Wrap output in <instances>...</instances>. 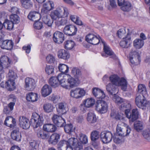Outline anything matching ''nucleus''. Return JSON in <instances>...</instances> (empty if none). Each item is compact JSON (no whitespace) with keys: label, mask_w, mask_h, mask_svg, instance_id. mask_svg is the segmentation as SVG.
<instances>
[{"label":"nucleus","mask_w":150,"mask_h":150,"mask_svg":"<svg viewBox=\"0 0 150 150\" xmlns=\"http://www.w3.org/2000/svg\"><path fill=\"white\" fill-rule=\"evenodd\" d=\"M87 119V121L90 124H94L97 121L96 115L92 112H89L88 113Z\"/></svg>","instance_id":"obj_35"},{"label":"nucleus","mask_w":150,"mask_h":150,"mask_svg":"<svg viewBox=\"0 0 150 150\" xmlns=\"http://www.w3.org/2000/svg\"><path fill=\"white\" fill-rule=\"evenodd\" d=\"M130 60L133 64H136L140 61V57L138 52L132 51L130 53Z\"/></svg>","instance_id":"obj_14"},{"label":"nucleus","mask_w":150,"mask_h":150,"mask_svg":"<svg viewBox=\"0 0 150 150\" xmlns=\"http://www.w3.org/2000/svg\"><path fill=\"white\" fill-rule=\"evenodd\" d=\"M112 100L117 104H121L124 102V100L117 96H114Z\"/></svg>","instance_id":"obj_58"},{"label":"nucleus","mask_w":150,"mask_h":150,"mask_svg":"<svg viewBox=\"0 0 150 150\" xmlns=\"http://www.w3.org/2000/svg\"><path fill=\"white\" fill-rule=\"evenodd\" d=\"M131 129L127 127L126 129L121 128L120 127L117 126L116 133L119 136L121 137L127 136L129 135L131 132Z\"/></svg>","instance_id":"obj_18"},{"label":"nucleus","mask_w":150,"mask_h":150,"mask_svg":"<svg viewBox=\"0 0 150 150\" xmlns=\"http://www.w3.org/2000/svg\"><path fill=\"white\" fill-rule=\"evenodd\" d=\"M77 29L76 27L72 25H66L64 28V33L69 36H73L75 35L77 32Z\"/></svg>","instance_id":"obj_9"},{"label":"nucleus","mask_w":150,"mask_h":150,"mask_svg":"<svg viewBox=\"0 0 150 150\" xmlns=\"http://www.w3.org/2000/svg\"><path fill=\"white\" fill-rule=\"evenodd\" d=\"M107 103L103 100H98L96 104V109L98 112L101 113L106 112L108 110Z\"/></svg>","instance_id":"obj_5"},{"label":"nucleus","mask_w":150,"mask_h":150,"mask_svg":"<svg viewBox=\"0 0 150 150\" xmlns=\"http://www.w3.org/2000/svg\"><path fill=\"white\" fill-rule=\"evenodd\" d=\"M60 74H59L57 77H52L50 79L49 83L51 86L55 88L57 87L59 83L61 85V82L59 80L58 78V76Z\"/></svg>","instance_id":"obj_24"},{"label":"nucleus","mask_w":150,"mask_h":150,"mask_svg":"<svg viewBox=\"0 0 150 150\" xmlns=\"http://www.w3.org/2000/svg\"><path fill=\"white\" fill-rule=\"evenodd\" d=\"M79 136V139L82 143L86 144L87 143L88 138L86 135L82 133H80Z\"/></svg>","instance_id":"obj_56"},{"label":"nucleus","mask_w":150,"mask_h":150,"mask_svg":"<svg viewBox=\"0 0 150 150\" xmlns=\"http://www.w3.org/2000/svg\"><path fill=\"white\" fill-rule=\"evenodd\" d=\"M9 99L11 100L13 102H10L7 105L4 107L3 112L6 114H9L13 110L15 102L16 101V98L13 95H10Z\"/></svg>","instance_id":"obj_6"},{"label":"nucleus","mask_w":150,"mask_h":150,"mask_svg":"<svg viewBox=\"0 0 150 150\" xmlns=\"http://www.w3.org/2000/svg\"><path fill=\"white\" fill-rule=\"evenodd\" d=\"M0 72L2 73L4 72V69L10 66L11 61L6 56L4 55L0 59Z\"/></svg>","instance_id":"obj_7"},{"label":"nucleus","mask_w":150,"mask_h":150,"mask_svg":"<svg viewBox=\"0 0 150 150\" xmlns=\"http://www.w3.org/2000/svg\"><path fill=\"white\" fill-rule=\"evenodd\" d=\"M111 83L108 84L106 86V89L109 94L115 95L118 93L117 88Z\"/></svg>","instance_id":"obj_30"},{"label":"nucleus","mask_w":150,"mask_h":150,"mask_svg":"<svg viewBox=\"0 0 150 150\" xmlns=\"http://www.w3.org/2000/svg\"><path fill=\"white\" fill-rule=\"evenodd\" d=\"M93 95L98 99H103L105 97V94L101 90L97 88L93 89Z\"/></svg>","instance_id":"obj_23"},{"label":"nucleus","mask_w":150,"mask_h":150,"mask_svg":"<svg viewBox=\"0 0 150 150\" xmlns=\"http://www.w3.org/2000/svg\"><path fill=\"white\" fill-rule=\"evenodd\" d=\"M64 126L65 132L69 134H70L71 132H74L75 129V127L71 123L65 124Z\"/></svg>","instance_id":"obj_43"},{"label":"nucleus","mask_w":150,"mask_h":150,"mask_svg":"<svg viewBox=\"0 0 150 150\" xmlns=\"http://www.w3.org/2000/svg\"><path fill=\"white\" fill-rule=\"evenodd\" d=\"M64 48L67 50L72 49L74 46L75 43L74 41L72 40H67L64 43Z\"/></svg>","instance_id":"obj_42"},{"label":"nucleus","mask_w":150,"mask_h":150,"mask_svg":"<svg viewBox=\"0 0 150 150\" xmlns=\"http://www.w3.org/2000/svg\"><path fill=\"white\" fill-rule=\"evenodd\" d=\"M23 6L26 9H28L32 6V3L31 0H21Z\"/></svg>","instance_id":"obj_46"},{"label":"nucleus","mask_w":150,"mask_h":150,"mask_svg":"<svg viewBox=\"0 0 150 150\" xmlns=\"http://www.w3.org/2000/svg\"><path fill=\"white\" fill-rule=\"evenodd\" d=\"M14 24L11 21L6 19L4 22V27L8 30H11L13 28Z\"/></svg>","instance_id":"obj_38"},{"label":"nucleus","mask_w":150,"mask_h":150,"mask_svg":"<svg viewBox=\"0 0 150 150\" xmlns=\"http://www.w3.org/2000/svg\"><path fill=\"white\" fill-rule=\"evenodd\" d=\"M85 40L89 43L94 45H96L100 42H101V38H85Z\"/></svg>","instance_id":"obj_45"},{"label":"nucleus","mask_w":150,"mask_h":150,"mask_svg":"<svg viewBox=\"0 0 150 150\" xmlns=\"http://www.w3.org/2000/svg\"><path fill=\"white\" fill-rule=\"evenodd\" d=\"M52 38H64V35L63 33L56 31L54 33Z\"/></svg>","instance_id":"obj_62"},{"label":"nucleus","mask_w":150,"mask_h":150,"mask_svg":"<svg viewBox=\"0 0 150 150\" xmlns=\"http://www.w3.org/2000/svg\"><path fill=\"white\" fill-rule=\"evenodd\" d=\"M14 81V80L8 79L7 81L5 83V87L9 89L14 88L15 85Z\"/></svg>","instance_id":"obj_50"},{"label":"nucleus","mask_w":150,"mask_h":150,"mask_svg":"<svg viewBox=\"0 0 150 150\" xmlns=\"http://www.w3.org/2000/svg\"><path fill=\"white\" fill-rule=\"evenodd\" d=\"M58 106L59 110L61 112V114H63L66 113L68 109L67 105L66 103H60L58 104Z\"/></svg>","instance_id":"obj_39"},{"label":"nucleus","mask_w":150,"mask_h":150,"mask_svg":"<svg viewBox=\"0 0 150 150\" xmlns=\"http://www.w3.org/2000/svg\"><path fill=\"white\" fill-rule=\"evenodd\" d=\"M101 41L103 45V50L105 53L108 55L112 56V57L114 59H116V56L114 54L113 52L112 51L110 48L106 44L105 42L103 40H101Z\"/></svg>","instance_id":"obj_22"},{"label":"nucleus","mask_w":150,"mask_h":150,"mask_svg":"<svg viewBox=\"0 0 150 150\" xmlns=\"http://www.w3.org/2000/svg\"><path fill=\"white\" fill-rule=\"evenodd\" d=\"M1 47L2 49L8 50H11L13 46L14 43L12 40H4L2 38H0Z\"/></svg>","instance_id":"obj_10"},{"label":"nucleus","mask_w":150,"mask_h":150,"mask_svg":"<svg viewBox=\"0 0 150 150\" xmlns=\"http://www.w3.org/2000/svg\"><path fill=\"white\" fill-rule=\"evenodd\" d=\"M58 69L59 71L63 73H67L69 70L68 67L64 64H60L58 66Z\"/></svg>","instance_id":"obj_48"},{"label":"nucleus","mask_w":150,"mask_h":150,"mask_svg":"<svg viewBox=\"0 0 150 150\" xmlns=\"http://www.w3.org/2000/svg\"><path fill=\"white\" fill-rule=\"evenodd\" d=\"M125 113L127 117L130 119V120L134 122L138 117V112L137 109H133L131 112H130L129 109L125 110Z\"/></svg>","instance_id":"obj_8"},{"label":"nucleus","mask_w":150,"mask_h":150,"mask_svg":"<svg viewBox=\"0 0 150 150\" xmlns=\"http://www.w3.org/2000/svg\"><path fill=\"white\" fill-rule=\"evenodd\" d=\"M52 91L51 87L48 85H45L43 87L41 90L42 96L45 97L50 94Z\"/></svg>","instance_id":"obj_32"},{"label":"nucleus","mask_w":150,"mask_h":150,"mask_svg":"<svg viewBox=\"0 0 150 150\" xmlns=\"http://www.w3.org/2000/svg\"><path fill=\"white\" fill-rule=\"evenodd\" d=\"M71 74L76 77H79L81 74V71L78 68L74 67L71 70Z\"/></svg>","instance_id":"obj_54"},{"label":"nucleus","mask_w":150,"mask_h":150,"mask_svg":"<svg viewBox=\"0 0 150 150\" xmlns=\"http://www.w3.org/2000/svg\"><path fill=\"white\" fill-rule=\"evenodd\" d=\"M25 88L27 89L33 90L35 87V83L34 79L30 78H26L25 80Z\"/></svg>","instance_id":"obj_21"},{"label":"nucleus","mask_w":150,"mask_h":150,"mask_svg":"<svg viewBox=\"0 0 150 150\" xmlns=\"http://www.w3.org/2000/svg\"><path fill=\"white\" fill-rule=\"evenodd\" d=\"M26 98L27 100L28 101L35 102L38 100V95L37 93L31 92L27 95Z\"/></svg>","instance_id":"obj_36"},{"label":"nucleus","mask_w":150,"mask_h":150,"mask_svg":"<svg viewBox=\"0 0 150 150\" xmlns=\"http://www.w3.org/2000/svg\"><path fill=\"white\" fill-rule=\"evenodd\" d=\"M45 71L48 74L50 75L54 73V68L52 66L47 65L45 67Z\"/></svg>","instance_id":"obj_60"},{"label":"nucleus","mask_w":150,"mask_h":150,"mask_svg":"<svg viewBox=\"0 0 150 150\" xmlns=\"http://www.w3.org/2000/svg\"><path fill=\"white\" fill-rule=\"evenodd\" d=\"M32 125L34 128L41 126L43 123L44 119L42 116L38 115L36 112L33 113L31 119Z\"/></svg>","instance_id":"obj_4"},{"label":"nucleus","mask_w":150,"mask_h":150,"mask_svg":"<svg viewBox=\"0 0 150 150\" xmlns=\"http://www.w3.org/2000/svg\"><path fill=\"white\" fill-rule=\"evenodd\" d=\"M60 97L59 96L53 94L50 97V99L54 103H56L60 100Z\"/></svg>","instance_id":"obj_57"},{"label":"nucleus","mask_w":150,"mask_h":150,"mask_svg":"<svg viewBox=\"0 0 150 150\" xmlns=\"http://www.w3.org/2000/svg\"><path fill=\"white\" fill-rule=\"evenodd\" d=\"M54 6L53 2L49 1L43 4V7L41 10L42 21L45 25L49 27H52L53 21L50 18V17L47 15V13L50 11L54 8Z\"/></svg>","instance_id":"obj_1"},{"label":"nucleus","mask_w":150,"mask_h":150,"mask_svg":"<svg viewBox=\"0 0 150 150\" xmlns=\"http://www.w3.org/2000/svg\"><path fill=\"white\" fill-rule=\"evenodd\" d=\"M62 13V11L60 8H57L51 11L50 14L51 18H50L53 21V20H56L57 18H62L63 17Z\"/></svg>","instance_id":"obj_19"},{"label":"nucleus","mask_w":150,"mask_h":150,"mask_svg":"<svg viewBox=\"0 0 150 150\" xmlns=\"http://www.w3.org/2000/svg\"><path fill=\"white\" fill-rule=\"evenodd\" d=\"M95 103V100L93 99L88 98L84 101L83 104L80 105L81 110L83 111L85 110L86 107L88 108L94 105Z\"/></svg>","instance_id":"obj_16"},{"label":"nucleus","mask_w":150,"mask_h":150,"mask_svg":"<svg viewBox=\"0 0 150 150\" xmlns=\"http://www.w3.org/2000/svg\"><path fill=\"white\" fill-rule=\"evenodd\" d=\"M141 95L137 94L135 98V102L137 106L139 108H141L142 106H146L147 101L145 99L144 96Z\"/></svg>","instance_id":"obj_15"},{"label":"nucleus","mask_w":150,"mask_h":150,"mask_svg":"<svg viewBox=\"0 0 150 150\" xmlns=\"http://www.w3.org/2000/svg\"><path fill=\"white\" fill-rule=\"evenodd\" d=\"M10 21L15 24L18 23L20 22V18L19 16L16 14H12L10 16Z\"/></svg>","instance_id":"obj_49"},{"label":"nucleus","mask_w":150,"mask_h":150,"mask_svg":"<svg viewBox=\"0 0 150 150\" xmlns=\"http://www.w3.org/2000/svg\"><path fill=\"white\" fill-rule=\"evenodd\" d=\"M85 94V91L83 89L79 88L72 89L70 92L71 96L76 98L81 97L84 96Z\"/></svg>","instance_id":"obj_12"},{"label":"nucleus","mask_w":150,"mask_h":150,"mask_svg":"<svg viewBox=\"0 0 150 150\" xmlns=\"http://www.w3.org/2000/svg\"><path fill=\"white\" fill-rule=\"evenodd\" d=\"M43 108L45 112L49 113L53 111V106L51 104L46 103L44 105Z\"/></svg>","instance_id":"obj_47"},{"label":"nucleus","mask_w":150,"mask_h":150,"mask_svg":"<svg viewBox=\"0 0 150 150\" xmlns=\"http://www.w3.org/2000/svg\"><path fill=\"white\" fill-rule=\"evenodd\" d=\"M8 75V79H12V80H15L17 77L16 74L12 70H9Z\"/></svg>","instance_id":"obj_59"},{"label":"nucleus","mask_w":150,"mask_h":150,"mask_svg":"<svg viewBox=\"0 0 150 150\" xmlns=\"http://www.w3.org/2000/svg\"><path fill=\"white\" fill-rule=\"evenodd\" d=\"M43 129L45 131L49 132H54L57 129L56 126L51 124H47L44 125L43 126Z\"/></svg>","instance_id":"obj_31"},{"label":"nucleus","mask_w":150,"mask_h":150,"mask_svg":"<svg viewBox=\"0 0 150 150\" xmlns=\"http://www.w3.org/2000/svg\"><path fill=\"white\" fill-rule=\"evenodd\" d=\"M46 61L49 64H52L55 62V57L52 55L49 54L46 57Z\"/></svg>","instance_id":"obj_55"},{"label":"nucleus","mask_w":150,"mask_h":150,"mask_svg":"<svg viewBox=\"0 0 150 150\" xmlns=\"http://www.w3.org/2000/svg\"><path fill=\"white\" fill-rule=\"evenodd\" d=\"M134 128L138 132L142 130L143 128L142 122L139 121H136L134 124Z\"/></svg>","instance_id":"obj_52"},{"label":"nucleus","mask_w":150,"mask_h":150,"mask_svg":"<svg viewBox=\"0 0 150 150\" xmlns=\"http://www.w3.org/2000/svg\"><path fill=\"white\" fill-rule=\"evenodd\" d=\"M19 122L20 126L24 129H28L30 126L29 120L24 116L19 117Z\"/></svg>","instance_id":"obj_17"},{"label":"nucleus","mask_w":150,"mask_h":150,"mask_svg":"<svg viewBox=\"0 0 150 150\" xmlns=\"http://www.w3.org/2000/svg\"><path fill=\"white\" fill-rule=\"evenodd\" d=\"M142 134L145 139L150 141V129H148L144 130Z\"/></svg>","instance_id":"obj_53"},{"label":"nucleus","mask_w":150,"mask_h":150,"mask_svg":"<svg viewBox=\"0 0 150 150\" xmlns=\"http://www.w3.org/2000/svg\"><path fill=\"white\" fill-rule=\"evenodd\" d=\"M60 137V135L57 133L52 134L48 140L49 144L53 145L56 144L59 141Z\"/></svg>","instance_id":"obj_25"},{"label":"nucleus","mask_w":150,"mask_h":150,"mask_svg":"<svg viewBox=\"0 0 150 150\" xmlns=\"http://www.w3.org/2000/svg\"><path fill=\"white\" fill-rule=\"evenodd\" d=\"M120 6H121V9L124 11H129L131 9L132 5L129 1H126L124 2V4Z\"/></svg>","instance_id":"obj_44"},{"label":"nucleus","mask_w":150,"mask_h":150,"mask_svg":"<svg viewBox=\"0 0 150 150\" xmlns=\"http://www.w3.org/2000/svg\"><path fill=\"white\" fill-rule=\"evenodd\" d=\"M30 145L33 149H36L38 146V142L36 140H32L30 143Z\"/></svg>","instance_id":"obj_63"},{"label":"nucleus","mask_w":150,"mask_h":150,"mask_svg":"<svg viewBox=\"0 0 150 150\" xmlns=\"http://www.w3.org/2000/svg\"><path fill=\"white\" fill-rule=\"evenodd\" d=\"M41 13L36 11H31L28 16V18L32 21H39L41 18Z\"/></svg>","instance_id":"obj_20"},{"label":"nucleus","mask_w":150,"mask_h":150,"mask_svg":"<svg viewBox=\"0 0 150 150\" xmlns=\"http://www.w3.org/2000/svg\"><path fill=\"white\" fill-rule=\"evenodd\" d=\"M52 119L54 123L58 127H63L66 123L64 119L57 115H54Z\"/></svg>","instance_id":"obj_13"},{"label":"nucleus","mask_w":150,"mask_h":150,"mask_svg":"<svg viewBox=\"0 0 150 150\" xmlns=\"http://www.w3.org/2000/svg\"><path fill=\"white\" fill-rule=\"evenodd\" d=\"M11 137L12 139L17 141H21V135L18 128L15 129L12 131Z\"/></svg>","instance_id":"obj_26"},{"label":"nucleus","mask_w":150,"mask_h":150,"mask_svg":"<svg viewBox=\"0 0 150 150\" xmlns=\"http://www.w3.org/2000/svg\"><path fill=\"white\" fill-rule=\"evenodd\" d=\"M99 132L96 130L93 131L91 132V138L92 142V144L93 146H97L95 141L99 138Z\"/></svg>","instance_id":"obj_34"},{"label":"nucleus","mask_w":150,"mask_h":150,"mask_svg":"<svg viewBox=\"0 0 150 150\" xmlns=\"http://www.w3.org/2000/svg\"><path fill=\"white\" fill-rule=\"evenodd\" d=\"M138 93H141L143 96H147L146 88L145 85L143 84H140L138 86Z\"/></svg>","instance_id":"obj_37"},{"label":"nucleus","mask_w":150,"mask_h":150,"mask_svg":"<svg viewBox=\"0 0 150 150\" xmlns=\"http://www.w3.org/2000/svg\"><path fill=\"white\" fill-rule=\"evenodd\" d=\"M37 136L43 139H48L49 137V134L46 133L41 129H39L36 131Z\"/></svg>","instance_id":"obj_41"},{"label":"nucleus","mask_w":150,"mask_h":150,"mask_svg":"<svg viewBox=\"0 0 150 150\" xmlns=\"http://www.w3.org/2000/svg\"><path fill=\"white\" fill-rule=\"evenodd\" d=\"M75 150H81L83 149V145L82 143L78 142L73 147Z\"/></svg>","instance_id":"obj_64"},{"label":"nucleus","mask_w":150,"mask_h":150,"mask_svg":"<svg viewBox=\"0 0 150 150\" xmlns=\"http://www.w3.org/2000/svg\"><path fill=\"white\" fill-rule=\"evenodd\" d=\"M132 43L131 38H123L121 41L120 45L123 48H127Z\"/></svg>","instance_id":"obj_33"},{"label":"nucleus","mask_w":150,"mask_h":150,"mask_svg":"<svg viewBox=\"0 0 150 150\" xmlns=\"http://www.w3.org/2000/svg\"><path fill=\"white\" fill-rule=\"evenodd\" d=\"M110 79L112 84L115 86H121V89L126 91L127 88V82L123 78L120 79L117 75H114L110 77Z\"/></svg>","instance_id":"obj_3"},{"label":"nucleus","mask_w":150,"mask_h":150,"mask_svg":"<svg viewBox=\"0 0 150 150\" xmlns=\"http://www.w3.org/2000/svg\"><path fill=\"white\" fill-rule=\"evenodd\" d=\"M57 55L59 58L65 60L68 59L70 57V54L69 52L64 49L59 50L58 52Z\"/></svg>","instance_id":"obj_27"},{"label":"nucleus","mask_w":150,"mask_h":150,"mask_svg":"<svg viewBox=\"0 0 150 150\" xmlns=\"http://www.w3.org/2000/svg\"><path fill=\"white\" fill-rule=\"evenodd\" d=\"M146 38H136L133 41L134 47L137 49L141 48L144 45V40Z\"/></svg>","instance_id":"obj_29"},{"label":"nucleus","mask_w":150,"mask_h":150,"mask_svg":"<svg viewBox=\"0 0 150 150\" xmlns=\"http://www.w3.org/2000/svg\"><path fill=\"white\" fill-rule=\"evenodd\" d=\"M4 124L7 126L12 128L16 125V120L12 117H8L6 118L4 121Z\"/></svg>","instance_id":"obj_28"},{"label":"nucleus","mask_w":150,"mask_h":150,"mask_svg":"<svg viewBox=\"0 0 150 150\" xmlns=\"http://www.w3.org/2000/svg\"><path fill=\"white\" fill-rule=\"evenodd\" d=\"M100 138L103 143H108L111 141L112 134L110 131H104L101 133Z\"/></svg>","instance_id":"obj_11"},{"label":"nucleus","mask_w":150,"mask_h":150,"mask_svg":"<svg viewBox=\"0 0 150 150\" xmlns=\"http://www.w3.org/2000/svg\"><path fill=\"white\" fill-rule=\"evenodd\" d=\"M58 78L61 82V86L65 88L68 89L69 87L72 88L76 85V81L69 75L62 74H60Z\"/></svg>","instance_id":"obj_2"},{"label":"nucleus","mask_w":150,"mask_h":150,"mask_svg":"<svg viewBox=\"0 0 150 150\" xmlns=\"http://www.w3.org/2000/svg\"><path fill=\"white\" fill-rule=\"evenodd\" d=\"M61 18L60 19L57 20L55 22V24L56 26L59 27L64 25L68 23V20L67 18L64 17Z\"/></svg>","instance_id":"obj_40"},{"label":"nucleus","mask_w":150,"mask_h":150,"mask_svg":"<svg viewBox=\"0 0 150 150\" xmlns=\"http://www.w3.org/2000/svg\"><path fill=\"white\" fill-rule=\"evenodd\" d=\"M33 26L34 28L36 29L40 30L41 29L42 27V23L41 22L39 21H35L34 23Z\"/></svg>","instance_id":"obj_61"},{"label":"nucleus","mask_w":150,"mask_h":150,"mask_svg":"<svg viewBox=\"0 0 150 150\" xmlns=\"http://www.w3.org/2000/svg\"><path fill=\"white\" fill-rule=\"evenodd\" d=\"M78 139L72 137L69 138L67 141V144L70 146L69 147L72 146L73 147L75 144L78 142Z\"/></svg>","instance_id":"obj_51"}]
</instances>
